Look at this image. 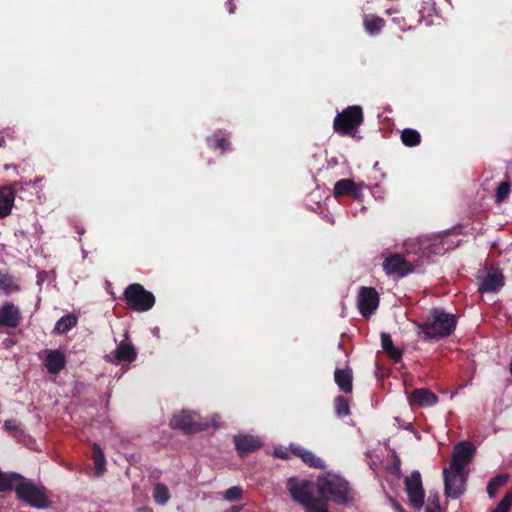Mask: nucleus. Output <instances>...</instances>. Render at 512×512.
I'll use <instances>...</instances> for the list:
<instances>
[{
	"instance_id": "nucleus-1",
	"label": "nucleus",
	"mask_w": 512,
	"mask_h": 512,
	"mask_svg": "<svg viewBox=\"0 0 512 512\" xmlns=\"http://www.w3.org/2000/svg\"><path fill=\"white\" fill-rule=\"evenodd\" d=\"M457 318L441 308L431 309L422 322L417 323L418 335L425 341L441 339L450 336L456 329Z\"/></svg>"
},
{
	"instance_id": "nucleus-2",
	"label": "nucleus",
	"mask_w": 512,
	"mask_h": 512,
	"mask_svg": "<svg viewBox=\"0 0 512 512\" xmlns=\"http://www.w3.org/2000/svg\"><path fill=\"white\" fill-rule=\"evenodd\" d=\"M13 489L18 500L37 509H47L51 506L49 491L44 485H37L26 479L22 474L11 472Z\"/></svg>"
},
{
	"instance_id": "nucleus-3",
	"label": "nucleus",
	"mask_w": 512,
	"mask_h": 512,
	"mask_svg": "<svg viewBox=\"0 0 512 512\" xmlns=\"http://www.w3.org/2000/svg\"><path fill=\"white\" fill-rule=\"evenodd\" d=\"M310 487L311 482L307 480L299 481L296 478H290L287 482V490L292 499L301 504L305 512H328L325 500L315 496Z\"/></svg>"
},
{
	"instance_id": "nucleus-4",
	"label": "nucleus",
	"mask_w": 512,
	"mask_h": 512,
	"mask_svg": "<svg viewBox=\"0 0 512 512\" xmlns=\"http://www.w3.org/2000/svg\"><path fill=\"white\" fill-rule=\"evenodd\" d=\"M317 486L321 498L324 499L326 503L328 499L340 505H344L349 501V493L351 490L349 483L340 476L328 474L318 479Z\"/></svg>"
},
{
	"instance_id": "nucleus-5",
	"label": "nucleus",
	"mask_w": 512,
	"mask_h": 512,
	"mask_svg": "<svg viewBox=\"0 0 512 512\" xmlns=\"http://www.w3.org/2000/svg\"><path fill=\"white\" fill-rule=\"evenodd\" d=\"M123 300L128 308L136 312L149 311L156 301L153 293L139 283H132L125 288Z\"/></svg>"
},
{
	"instance_id": "nucleus-6",
	"label": "nucleus",
	"mask_w": 512,
	"mask_h": 512,
	"mask_svg": "<svg viewBox=\"0 0 512 512\" xmlns=\"http://www.w3.org/2000/svg\"><path fill=\"white\" fill-rule=\"evenodd\" d=\"M363 120V110L360 106H348L334 118L333 129L342 136L352 135L363 123Z\"/></svg>"
},
{
	"instance_id": "nucleus-7",
	"label": "nucleus",
	"mask_w": 512,
	"mask_h": 512,
	"mask_svg": "<svg viewBox=\"0 0 512 512\" xmlns=\"http://www.w3.org/2000/svg\"><path fill=\"white\" fill-rule=\"evenodd\" d=\"M209 426V422H201L198 413L186 410L173 415L169 421L171 429L180 430L185 434H194L206 430Z\"/></svg>"
},
{
	"instance_id": "nucleus-8",
	"label": "nucleus",
	"mask_w": 512,
	"mask_h": 512,
	"mask_svg": "<svg viewBox=\"0 0 512 512\" xmlns=\"http://www.w3.org/2000/svg\"><path fill=\"white\" fill-rule=\"evenodd\" d=\"M476 448L469 441H460L453 447L452 459L448 468L452 472L461 473L469 465L475 455Z\"/></svg>"
},
{
	"instance_id": "nucleus-9",
	"label": "nucleus",
	"mask_w": 512,
	"mask_h": 512,
	"mask_svg": "<svg viewBox=\"0 0 512 512\" xmlns=\"http://www.w3.org/2000/svg\"><path fill=\"white\" fill-rule=\"evenodd\" d=\"M417 250L420 259H429L431 256L443 255L449 247L445 246L441 235L422 236L417 239Z\"/></svg>"
},
{
	"instance_id": "nucleus-10",
	"label": "nucleus",
	"mask_w": 512,
	"mask_h": 512,
	"mask_svg": "<svg viewBox=\"0 0 512 512\" xmlns=\"http://www.w3.org/2000/svg\"><path fill=\"white\" fill-rule=\"evenodd\" d=\"M405 490L408 494L410 506L416 510H420L424 505L425 493L419 471L415 470L409 477L405 478Z\"/></svg>"
},
{
	"instance_id": "nucleus-11",
	"label": "nucleus",
	"mask_w": 512,
	"mask_h": 512,
	"mask_svg": "<svg viewBox=\"0 0 512 512\" xmlns=\"http://www.w3.org/2000/svg\"><path fill=\"white\" fill-rule=\"evenodd\" d=\"M418 265V263L414 265L400 254H391L386 257L382 263L383 270L386 274L396 275L398 277H404L412 273Z\"/></svg>"
},
{
	"instance_id": "nucleus-12",
	"label": "nucleus",
	"mask_w": 512,
	"mask_h": 512,
	"mask_svg": "<svg viewBox=\"0 0 512 512\" xmlns=\"http://www.w3.org/2000/svg\"><path fill=\"white\" fill-rule=\"evenodd\" d=\"M444 488L447 497L452 499L459 498L465 491V482L467 476L464 472L455 473L450 468L443 469Z\"/></svg>"
},
{
	"instance_id": "nucleus-13",
	"label": "nucleus",
	"mask_w": 512,
	"mask_h": 512,
	"mask_svg": "<svg viewBox=\"0 0 512 512\" xmlns=\"http://www.w3.org/2000/svg\"><path fill=\"white\" fill-rule=\"evenodd\" d=\"M379 295L373 287H362L358 295V308L361 315L369 317L378 308Z\"/></svg>"
},
{
	"instance_id": "nucleus-14",
	"label": "nucleus",
	"mask_w": 512,
	"mask_h": 512,
	"mask_svg": "<svg viewBox=\"0 0 512 512\" xmlns=\"http://www.w3.org/2000/svg\"><path fill=\"white\" fill-rule=\"evenodd\" d=\"M233 442L235 444L237 454L241 458L248 456L250 453L257 451L262 447L261 440L253 435H235Z\"/></svg>"
},
{
	"instance_id": "nucleus-15",
	"label": "nucleus",
	"mask_w": 512,
	"mask_h": 512,
	"mask_svg": "<svg viewBox=\"0 0 512 512\" xmlns=\"http://www.w3.org/2000/svg\"><path fill=\"white\" fill-rule=\"evenodd\" d=\"M22 320L20 308L11 302H5L0 306V326L16 328Z\"/></svg>"
},
{
	"instance_id": "nucleus-16",
	"label": "nucleus",
	"mask_w": 512,
	"mask_h": 512,
	"mask_svg": "<svg viewBox=\"0 0 512 512\" xmlns=\"http://www.w3.org/2000/svg\"><path fill=\"white\" fill-rule=\"evenodd\" d=\"M410 404H416L420 407H432L439 401L438 396L427 388L414 389L409 395Z\"/></svg>"
},
{
	"instance_id": "nucleus-17",
	"label": "nucleus",
	"mask_w": 512,
	"mask_h": 512,
	"mask_svg": "<svg viewBox=\"0 0 512 512\" xmlns=\"http://www.w3.org/2000/svg\"><path fill=\"white\" fill-rule=\"evenodd\" d=\"M504 286V275L498 269H491L479 285L481 293L497 292Z\"/></svg>"
},
{
	"instance_id": "nucleus-18",
	"label": "nucleus",
	"mask_w": 512,
	"mask_h": 512,
	"mask_svg": "<svg viewBox=\"0 0 512 512\" xmlns=\"http://www.w3.org/2000/svg\"><path fill=\"white\" fill-rule=\"evenodd\" d=\"M44 365L49 373L58 374L66 365V358L60 350H50L44 360Z\"/></svg>"
},
{
	"instance_id": "nucleus-19",
	"label": "nucleus",
	"mask_w": 512,
	"mask_h": 512,
	"mask_svg": "<svg viewBox=\"0 0 512 512\" xmlns=\"http://www.w3.org/2000/svg\"><path fill=\"white\" fill-rule=\"evenodd\" d=\"M15 202V192L11 186L0 187V218L11 214Z\"/></svg>"
},
{
	"instance_id": "nucleus-20",
	"label": "nucleus",
	"mask_w": 512,
	"mask_h": 512,
	"mask_svg": "<svg viewBox=\"0 0 512 512\" xmlns=\"http://www.w3.org/2000/svg\"><path fill=\"white\" fill-rule=\"evenodd\" d=\"M335 383L339 389L344 393H351L353 389L352 385V371L351 369H339L337 368L334 372Z\"/></svg>"
},
{
	"instance_id": "nucleus-21",
	"label": "nucleus",
	"mask_w": 512,
	"mask_h": 512,
	"mask_svg": "<svg viewBox=\"0 0 512 512\" xmlns=\"http://www.w3.org/2000/svg\"><path fill=\"white\" fill-rule=\"evenodd\" d=\"M381 346L384 352L395 362H399L402 359L403 352L400 348L393 344L392 338L389 333H381Z\"/></svg>"
},
{
	"instance_id": "nucleus-22",
	"label": "nucleus",
	"mask_w": 512,
	"mask_h": 512,
	"mask_svg": "<svg viewBox=\"0 0 512 512\" xmlns=\"http://www.w3.org/2000/svg\"><path fill=\"white\" fill-rule=\"evenodd\" d=\"M363 25L368 34L377 35L384 27L385 21L379 16L365 15Z\"/></svg>"
},
{
	"instance_id": "nucleus-23",
	"label": "nucleus",
	"mask_w": 512,
	"mask_h": 512,
	"mask_svg": "<svg viewBox=\"0 0 512 512\" xmlns=\"http://www.w3.org/2000/svg\"><path fill=\"white\" fill-rule=\"evenodd\" d=\"M136 357V350L131 344L121 343L115 351V358L118 361L132 362Z\"/></svg>"
},
{
	"instance_id": "nucleus-24",
	"label": "nucleus",
	"mask_w": 512,
	"mask_h": 512,
	"mask_svg": "<svg viewBox=\"0 0 512 512\" xmlns=\"http://www.w3.org/2000/svg\"><path fill=\"white\" fill-rule=\"evenodd\" d=\"M77 317L74 314L62 316L55 324V332L65 334L77 325Z\"/></svg>"
},
{
	"instance_id": "nucleus-25",
	"label": "nucleus",
	"mask_w": 512,
	"mask_h": 512,
	"mask_svg": "<svg viewBox=\"0 0 512 512\" xmlns=\"http://www.w3.org/2000/svg\"><path fill=\"white\" fill-rule=\"evenodd\" d=\"M91 458L95 465L96 474L98 476L102 475V473L105 471L106 459L103 450L97 443H93L92 445Z\"/></svg>"
},
{
	"instance_id": "nucleus-26",
	"label": "nucleus",
	"mask_w": 512,
	"mask_h": 512,
	"mask_svg": "<svg viewBox=\"0 0 512 512\" xmlns=\"http://www.w3.org/2000/svg\"><path fill=\"white\" fill-rule=\"evenodd\" d=\"M208 145L213 149H219L224 153L230 146L228 137L221 131L215 133L212 137H209Z\"/></svg>"
},
{
	"instance_id": "nucleus-27",
	"label": "nucleus",
	"mask_w": 512,
	"mask_h": 512,
	"mask_svg": "<svg viewBox=\"0 0 512 512\" xmlns=\"http://www.w3.org/2000/svg\"><path fill=\"white\" fill-rule=\"evenodd\" d=\"M354 186L355 182L352 179H340L334 185L333 194L335 197L349 196Z\"/></svg>"
},
{
	"instance_id": "nucleus-28",
	"label": "nucleus",
	"mask_w": 512,
	"mask_h": 512,
	"mask_svg": "<svg viewBox=\"0 0 512 512\" xmlns=\"http://www.w3.org/2000/svg\"><path fill=\"white\" fill-rule=\"evenodd\" d=\"M401 141L407 147H414L421 143V135L415 129L406 128L401 133Z\"/></svg>"
},
{
	"instance_id": "nucleus-29",
	"label": "nucleus",
	"mask_w": 512,
	"mask_h": 512,
	"mask_svg": "<svg viewBox=\"0 0 512 512\" xmlns=\"http://www.w3.org/2000/svg\"><path fill=\"white\" fill-rule=\"evenodd\" d=\"M508 481L507 474H500L493 477L487 485V493L490 498H494L498 492V490L503 487Z\"/></svg>"
},
{
	"instance_id": "nucleus-30",
	"label": "nucleus",
	"mask_w": 512,
	"mask_h": 512,
	"mask_svg": "<svg viewBox=\"0 0 512 512\" xmlns=\"http://www.w3.org/2000/svg\"><path fill=\"white\" fill-rule=\"evenodd\" d=\"M334 408L339 418L346 417L350 413L348 400L344 396H337L334 399Z\"/></svg>"
},
{
	"instance_id": "nucleus-31",
	"label": "nucleus",
	"mask_w": 512,
	"mask_h": 512,
	"mask_svg": "<svg viewBox=\"0 0 512 512\" xmlns=\"http://www.w3.org/2000/svg\"><path fill=\"white\" fill-rule=\"evenodd\" d=\"M300 459L309 467L312 468H324V463L321 458L317 457L313 452L305 449Z\"/></svg>"
},
{
	"instance_id": "nucleus-32",
	"label": "nucleus",
	"mask_w": 512,
	"mask_h": 512,
	"mask_svg": "<svg viewBox=\"0 0 512 512\" xmlns=\"http://www.w3.org/2000/svg\"><path fill=\"white\" fill-rule=\"evenodd\" d=\"M153 497L156 503L165 504L170 498L167 486L162 483H157L154 486Z\"/></svg>"
},
{
	"instance_id": "nucleus-33",
	"label": "nucleus",
	"mask_w": 512,
	"mask_h": 512,
	"mask_svg": "<svg viewBox=\"0 0 512 512\" xmlns=\"http://www.w3.org/2000/svg\"><path fill=\"white\" fill-rule=\"evenodd\" d=\"M0 289L9 294L12 291H19L20 287L14 283L12 276L0 273Z\"/></svg>"
},
{
	"instance_id": "nucleus-34",
	"label": "nucleus",
	"mask_w": 512,
	"mask_h": 512,
	"mask_svg": "<svg viewBox=\"0 0 512 512\" xmlns=\"http://www.w3.org/2000/svg\"><path fill=\"white\" fill-rule=\"evenodd\" d=\"M510 191H511L510 181L501 182L496 189V195H495L496 202L497 203L504 202L508 198Z\"/></svg>"
},
{
	"instance_id": "nucleus-35",
	"label": "nucleus",
	"mask_w": 512,
	"mask_h": 512,
	"mask_svg": "<svg viewBox=\"0 0 512 512\" xmlns=\"http://www.w3.org/2000/svg\"><path fill=\"white\" fill-rule=\"evenodd\" d=\"M13 489V478L11 473H5L0 469V493Z\"/></svg>"
},
{
	"instance_id": "nucleus-36",
	"label": "nucleus",
	"mask_w": 512,
	"mask_h": 512,
	"mask_svg": "<svg viewBox=\"0 0 512 512\" xmlns=\"http://www.w3.org/2000/svg\"><path fill=\"white\" fill-rule=\"evenodd\" d=\"M243 496V490L239 486H233L228 488L225 491L224 498L227 501H237L240 500Z\"/></svg>"
},
{
	"instance_id": "nucleus-37",
	"label": "nucleus",
	"mask_w": 512,
	"mask_h": 512,
	"mask_svg": "<svg viewBox=\"0 0 512 512\" xmlns=\"http://www.w3.org/2000/svg\"><path fill=\"white\" fill-rule=\"evenodd\" d=\"M425 512H441L438 494L430 495L428 497Z\"/></svg>"
},
{
	"instance_id": "nucleus-38",
	"label": "nucleus",
	"mask_w": 512,
	"mask_h": 512,
	"mask_svg": "<svg viewBox=\"0 0 512 512\" xmlns=\"http://www.w3.org/2000/svg\"><path fill=\"white\" fill-rule=\"evenodd\" d=\"M512 503V493H507L492 512H509Z\"/></svg>"
},
{
	"instance_id": "nucleus-39",
	"label": "nucleus",
	"mask_w": 512,
	"mask_h": 512,
	"mask_svg": "<svg viewBox=\"0 0 512 512\" xmlns=\"http://www.w3.org/2000/svg\"><path fill=\"white\" fill-rule=\"evenodd\" d=\"M274 456L279 459L288 460L290 458L289 448L280 446L274 449Z\"/></svg>"
},
{
	"instance_id": "nucleus-40",
	"label": "nucleus",
	"mask_w": 512,
	"mask_h": 512,
	"mask_svg": "<svg viewBox=\"0 0 512 512\" xmlns=\"http://www.w3.org/2000/svg\"><path fill=\"white\" fill-rule=\"evenodd\" d=\"M363 187H365L364 184H356L355 183V186H354V188H352V192L350 193L349 196H351L352 198H354L356 200H360L363 196V193H362Z\"/></svg>"
},
{
	"instance_id": "nucleus-41",
	"label": "nucleus",
	"mask_w": 512,
	"mask_h": 512,
	"mask_svg": "<svg viewBox=\"0 0 512 512\" xmlns=\"http://www.w3.org/2000/svg\"><path fill=\"white\" fill-rule=\"evenodd\" d=\"M289 450L293 456L300 458L303 452L305 451V448L298 444L291 443L289 446Z\"/></svg>"
},
{
	"instance_id": "nucleus-42",
	"label": "nucleus",
	"mask_w": 512,
	"mask_h": 512,
	"mask_svg": "<svg viewBox=\"0 0 512 512\" xmlns=\"http://www.w3.org/2000/svg\"><path fill=\"white\" fill-rule=\"evenodd\" d=\"M226 5H227V8H228L229 13H230V14L234 13L236 6H235V4H234L233 0H228V2L226 3Z\"/></svg>"
},
{
	"instance_id": "nucleus-43",
	"label": "nucleus",
	"mask_w": 512,
	"mask_h": 512,
	"mask_svg": "<svg viewBox=\"0 0 512 512\" xmlns=\"http://www.w3.org/2000/svg\"><path fill=\"white\" fill-rule=\"evenodd\" d=\"M241 507L240 506H233L230 509L224 511V512H240Z\"/></svg>"
},
{
	"instance_id": "nucleus-44",
	"label": "nucleus",
	"mask_w": 512,
	"mask_h": 512,
	"mask_svg": "<svg viewBox=\"0 0 512 512\" xmlns=\"http://www.w3.org/2000/svg\"><path fill=\"white\" fill-rule=\"evenodd\" d=\"M5 427H6L7 429H14V428H15L14 426H12V425L10 424V422H9V421H7V422L5 423Z\"/></svg>"
},
{
	"instance_id": "nucleus-45",
	"label": "nucleus",
	"mask_w": 512,
	"mask_h": 512,
	"mask_svg": "<svg viewBox=\"0 0 512 512\" xmlns=\"http://www.w3.org/2000/svg\"><path fill=\"white\" fill-rule=\"evenodd\" d=\"M216 418H219V416H216V417H213V418H212V425H214V426H218V423H217V421H216Z\"/></svg>"
},
{
	"instance_id": "nucleus-46",
	"label": "nucleus",
	"mask_w": 512,
	"mask_h": 512,
	"mask_svg": "<svg viewBox=\"0 0 512 512\" xmlns=\"http://www.w3.org/2000/svg\"><path fill=\"white\" fill-rule=\"evenodd\" d=\"M396 508H397L398 512H405V510L400 505H397Z\"/></svg>"
},
{
	"instance_id": "nucleus-47",
	"label": "nucleus",
	"mask_w": 512,
	"mask_h": 512,
	"mask_svg": "<svg viewBox=\"0 0 512 512\" xmlns=\"http://www.w3.org/2000/svg\"><path fill=\"white\" fill-rule=\"evenodd\" d=\"M393 21H394V22H397L398 24H400V23H401V20H400V18H398V17H394V18H393Z\"/></svg>"
}]
</instances>
